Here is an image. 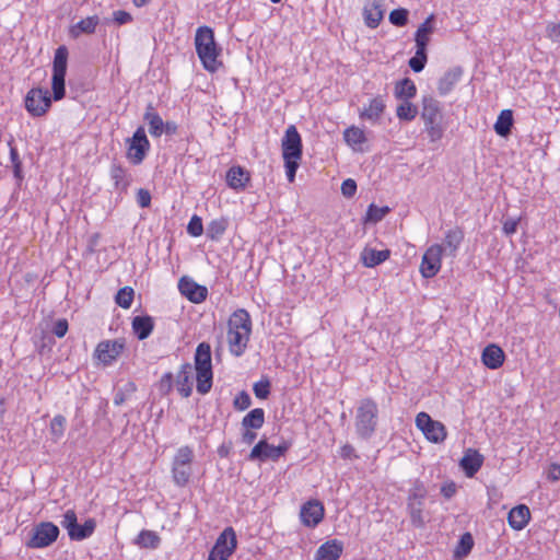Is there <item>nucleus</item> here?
<instances>
[{"mask_svg": "<svg viewBox=\"0 0 560 560\" xmlns=\"http://www.w3.org/2000/svg\"><path fill=\"white\" fill-rule=\"evenodd\" d=\"M133 296H135L133 289L131 287H124L117 292V294L115 296V302L120 307L127 310L131 306Z\"/></svg>", "mask_w": 560, "mask_h": 560, "instance_id": "c03bdc74", "label": "nucleus"}, {"mask_svg": "<svg viewBox=\"0 0 560 560\" xmlns=\"http://www.w3.org/2000/svg\"><path fill=\"white\" fill-rule=\"evenodd\" d=\"M178 289L184 296L194 303L203 302L208 294L206 287L199 285L187 277L180 278Z\"/></svg>", "mask_w": 560, "mask_h": 560, "instance_id": "2eb2a0df", "label": "nucleus"}, {"mask_svg": "<svg viewBox=\"0 0 560 560\" xmlns=\"http://www.w3.org/2000/svg\"><path fill=\"white\" fill-rule=\"evenodd\" d=\"M548 479L551 481H557L560 479V465L551 464L547 475Z\"/></svg>", "mask_w": 560, "mask_h": 560, "instance_id": "774afa93", "label": "nucleus"}, {"mask_svg": "<svg viewBox=\"0 0 560 560\" xmlns=\"http://www.w3.org/2000/svg\"><path fill=\"white\" fill-rule=\"evenodd\" d=\"M389 211L388 207H377L375 205H370L368 212H366V219L372 222H378L381 221L385 214Z\"/></svg>", "mask_w": 560, "mask_h": 560, "instance_id": "864d4df0", "label": "nucleus"}, {"mask_svg": "<svg viewBox=\"0 0 560 560\" xmlns=\"http://www.w3.org/2000/svg\"><path fill=\"white\" fill-rule=\"evenodd\" d=\"M96 523L93 518H89L84 522L83 525H77L75 528L70 533L69 537L72 540H82L88 537H90L94 529H95Z\"/></svg>", "mask_w": 560, "mask_h": 560, "instance_id": "58836bf2", "label": "nucleus"}, {"mask_svg": "<svg viewBox=\"0 0 560 560\" xmlns=\"http://www.w3.org/2000/svg\"><path fill=\"white\" fill-rule=\"evenodd\" d=\"M173 383H174V377H173V374L171 372L168 373H165L161 381H160V385H159V388H160V392L163 394V395H167L170 394V392L172 390L173 388Z\"/></svg>", "mask_w": 560, "mask_h": 560, "instance_id": "bf43d9fd", "label": "nucleus"}, {"mask_svg": "<svg viewBox=\"0 0 560 560\" xmlns=\"http://www.w3.org/2000/svg\"><path fill=\"white\" fill-rule=\"evenodd\" d=\"M226 182L231 188L241 190L249 182V174L241 166H233L226 173Z\"/></svg>", "mask_w": 560, "mask_h": 560, "instance_id": "5701e85b", "label": "nucleus"}, {"mask_svg": "<svg viewBox=\"0 0 560 560\" xmlns=\"http://www.w3.org/2000/svg\"><path fill=\"white\" fill-rule=\"evenodd\" d=\"M355 191L357 183L353 179L348 178L343 180V183L341 184V192L345 197L350 198L355 194Z\"/></svg>", "mask_w": 560, "mask_h": 560, "instance_id": "052dcab7", "label": "nucleus"}, {"mask_svg": "<svg viewBox=\"0 0 560 560\" xmlns=\"http://www.w3.org/2000/svg\"><path fill=\"white\" fill-rule=\"evenodd\" d=\"M417 88L412 80L405 78L398 81L395 85V96L400 100H410L415 97Z\"/></svg>", "mask_w": 560, "mask_h": 560, "instance_id": "72a5a7b5", "label": "nucleus"}, {"mask_svg": "<svg viewBox=\"0 0 560 560\" xmlns=\"http://www.w3.org/2000/svg\"><path fill=\"white\" fill-rule=\"evenodd\" d=\"M252 334V319L247 311L240 308L229 318L226 340L231 348L240 350L247 347Z\"/></svg>", "mask_w": 560, "mask_h": 560, "instance_id": "f03ea898", "label": "nucleus"}, {"mask_svg": "<svg viewBox=\"0 0 560 560\" xmlns=\"http://www.w3.org/2000/svg\"><path fill=\"white\" fill-rule=\"evenodd\" d=\"M518 225V220L516 219H508L503 223V232L506 235H512L516 232Z\"/></svg>", "mask_w": 560, "mask_h": 560, "instance_id": "338daca9", "label": "nucleus"}, {"mask_svg": "<svg viewBox=\"0 0 560 560\" xmlns=\"http://www.w3.org/2000/svg\"><path fill=\"white\" fill-rule=\"evenodd\" d=\"M273 450V445L269 444L266 440H260L250 451L248 455L249 460H259L266 462L267 459L272 460L271 452Z\"/></svg>", "mask_w": 560, "mask_h": 560, "instance_id": "7c9ffc66", "label": "nucleus"}, {"mask_svg": "<svg viewBox=\"0 0 560 560\" xmlns=\"http://www.w3.org/2000/svg\"><path fill=\"white\" fill-rule=\"evenodd\" d=\"M301 522L307 527H315L324 517V505L318 500H310L300 511Z\"/></svg>", "mask_w": 560, "mask_h": 560, "instance_id": "4468645a", "label": "nucleus"}, {"mask_svg": "<svg viewBox=\"0 0 560 560\" xmlns=\"http://www.w3.org/2000/svg\"><path fill=\"white\" fill-rule=\"evenodd\" d=\"M343 139L346 143L353 149H357V147L361 145L366 141L364 131L354 126L349 127L345 130Z\"/></svg>", "mask_w": 560, "mask_h": 560, "instance_id": "e433bc0d", "label": "nucleus"}, {"mask_svg": "<svg viewBox=\"0 0 560 560\" xmlns=\"http://www.w3.org/2000/svg\"><path fill=\"white\" fill-rule=\"evenodd\" d=\"M252 399L246 392H241L234 399V407L238 410H245L250 407Z\"/></svg>", "mask_w": 560, "mask_h": 560, "instance_id": "13d9d810", "label": "nucleus"}, {"mask_svg": "<svg viewBox=\"0 0 560 560\" xmlns=\"http://www.w3.org/2000/svg\"><path fill=\"white\" fill-rule=\"evenodd\" d=\"M195 46L197 55L203 68L210 72H215L222 65L219 61L221 48L214 40V33L209 26H200L196 31Z\"/></svg>", "mask_w": 560, "mask_h": 560, "instance_id": "f257e3e1", "label": "nucleus"}, {"mask_svg": "<svg viewBox=\"0 0 560 560\" xmlns=\"http://www.w3.org/2000/svg\"><path fill=\"white\" fill-rule=\"evenodd\" d=\"M513 126V112L511 109H503L494 124V131L500 137H508L511 133Z\"/></svg>", "mask_w": 560, "mask_h": 560, "instance_id": "c756f323", "label": "nucleus"}, {"mask_svg": "<svg viewBox=\"0 0 560 560\" xmlns=\"http://www.w3.org/2000/svg\"><path fill=\"white\" fill-rule=\"evenodd\" d=\"M67 330H68V323L66 319H60L58 320L55 325H54V328H52V332L61 338L63 337L66 334H67Z\"/></svg>", "mask_w": 560, "mask_h": 560, "instance_id": "69168bd1", "label": "nucleus"}, {"mask_svg": "<svg viewBox=\"0 0 560 560\" xmlns=\"http://www.w3.org/2000/svg\"><path fill=\"white\" fill-rule=\"evenodd\" d=\"M389 22L395 26H405L408 22L406 9H395L389 13Z\"/></svg>", "mask_w": 560, "mask_h": 560, "instance_id": "3c124183", "label": "nucleus"}, {"mask_svg": "<svg viewBox=\"0 0 560 560\" xmlns=\"http://www.w3.org/2000/svg\"><path fill=\"white\" fill-rule=\"evenodd\" d=\"M161 539L159 535L151 530H142L138 535L136 542L143 548H156Z\"/></svg>", "mask_w": 560, "mask_h": 560, "instance_id": "a19ab883", "label": "nucleus"}, {"mask_svg": "<svg viewBox=\"0 0 560 560\" xmlns=\"http://www.w3.org/2000/svg\"><path fill=\"white\" fill-rule=\"evenodd\" d=\"M229 226V220L219 218L212 220L207 226V236L212 241H218L224 234Z\"/></svg>", "mask_w": 560, "mask_h": 560, "instance_id": "f704fd0d", "label": "nucleus"}, {"mask_svg": "<svg viewBox=\"0 0 560 560\" xmlns=\"http://www.w3.org/2000/svg\"><path fill=\"white\" fill-rule=\"evenodd\" d=\"M390 255L388 249L376 250L371 247H365L361 253V261L368 268H373L385 261Z\"/></svg>", "mask_w": 560, "mask_h": 560, "instance_id": "b1692460", "label": "nucleus"}, {"mask_svg": "<svg viewBox=\"0 0 560 560\" xmlns=\"http://www.w3.org/2000/svg\"><path fill=\"white\" fill-rule=\"evenodd\" d=\"M110 178L115 184L116 190L125 191L130 184V176L126 170L118 164H113L110 167Z\"/></svg>", "mask_w": 560, "mask_h": 560, "instance_id": "2f4dec72", "label": "nucleus"}, {"mask_svg": "<svg viewBox=\"0 0 560 560\" xmlns=\"http://www.w3.org/2000/svg\"><path fill=\"white\" fill-rule=\"evenodd\" d=\"M378 409L372 398H364L360 401L355 416L357 433L362 439H369L377 427Z\"/></svg>", "mask_w": 560, "mask_h": 560, "instance_id": "20e7f679", "label": "nucleus"}, {"mask_svg": "<svg viewBox=\"0 0 560 560\" xmlns=\"http://www.w3.org/2000/svg\"><path fill=\"white\" fill-rule=\"evenodd\" d=\"M442 255L443 246L440 244H433L425 250L420 265L424 278H432L440 271Z\"/></svg>", "mask_w": 560, "mask_h": 560, "instance_id": "f8f14e48", "label": "nucleus"}, {"mask_svg": "<svg viewBox=\"0 0 560 560\" xmlns=\"http://www.w3.org/2000/svg\"><path fill=\"white\" fill-rule=\"evenodd\" d=\"M463 71L459 67L446 71L439 81L438 90L441 95L448 94L459 81Z\"/></svg>", "mask_w": 560, "mask_h": 560, "instance_id": "393cba45", "label": "nucleus"}, {"mask_svg": "<svg viewBox=\"0 0 560 560\" xmlns=\"http://www.w3.org/2000/svg\"><path fill=\"white\" fill-rule=\"evenodd\" d=\"M265 423V411L261 408L250 410L242 420L244 429H260Z\"/></svg>", "mask_w": 560, "mask_h": 560, "instance_id": "473e14b6", "label": "nucleus"}, {"mask_svg": "<svg viewBox=\"0 0 560 560\" xmlns=\"http://www.w3.org/2000/svg\"><path fill=\"white\" fill-rule=\"evenodd\" d=\"M421 118L430 142L440 141L446 130V126L442 121L440 102L430 96L423 97Z\"/></svg>", "mask_w": 560, "mask_h": 560, "instance_id": "7ed1b4c3", "label": "nucleus"}, {"mask_svg": "<svg viewBox=\"0 0 560 560\" xmlns=\"http://www.w3.org/2000/svg\"><path fill=\"white\" fill-rule=\"evenodd\" d=\"M212 352H195V371L197 392L205 395L210 392L212 387Z\"/></svg>", "mask_w": 560, "mask_h": 560, "instance_id": "0eeeda50", "label": "nucleus"}, {"mask_svg": "<svg viewBox=\"0 0 560 560\" xmlns=\"http://www.w3.org/2000/svg\"><path fill=\"white\" fill-rule=\"evenodd\" d=\"M343 545L337 539L323 544L316 552V560H338L342 553Z\"/></svg>", "mask_w": 560, "mask_h": 560, "instance_id": "6ab92c4d", "label": "nucleus"}, {"mask_svg": "<svg viewBox=\"0 0 560 560\" xmlns=\"http://www.w3.org/2000/svg\"><path fill=\"white\" fill-rule=\"evenodd\" d=\"M530 520V511L526 505H517L513 508L508 516V521L510 526L513 529L521 530L523 529Z\"/></svg>", "mask_w": 560, "mask_h": 560, "instance_id": "412c9836", "label": "nucleus"}, {"mask_svg": "<svg viewBox=\"0 0 560 560\" xmlns=\"http://www.w3.org/2000/svg\"><path fill=\"white\" fill-rule=\"evenodd\" d=\"M427 495V489L420 480H416L408 497V501H423Z\"/></svg>", "mask_w": 560, "mask_h": 560, "instance_id": "603ef678", "label": "nucleus"}, {"mask_svg": "<svg viewBox=\"0 0 560 560\" xmlns=\"http://www.w3.org/2000/svg\"><path fill=\"white\" fill-rule=\"evenodd\" d=\"M423 501H408V510L410 514L411 524L417 528H422L425 525V520L422 513Z\"/></svg>", "mask_w": 560, "mask_h": 560, "instance_id": "4c0bfd02", "label": "nucleus"}, {"mask_svg": "<svg viewBox=\"0 0 560 560\" xmlns=\"http://www.w3.org/2000/svg\"><path fill=\"white\" fill-rule=\"evenodd\" d=\"M194 459V452L189 446H183L177 450L173 464L191 465Z\"/></svg>", "mask_w": 560, "mask_h": 560, "instance_id": "de8ad7c7", "label": "nucleus"}, {"mask_svg": "<svg viewBox=\"0 0 560 560\" xmlns=\"http://www.w3.org/2000/svg\"><path fill=\"white\" fill-rule=\"evenodd\" d=\"M427 60H428L427 50H423V49L421 50V49L417 48L416 55L412 58H410V60H409V67L415 72H420L424 69Z\"/></svg>", "mask_w": 560, "mask_h": 560, "instance_id": "49530a36", "label": "nucleus"}, {"mask_svg": "<svg viewBox=\"0 0 560 560\" xmlns=\"http://www.w3.org/2000/svg\"><path fill=\"white\" fill-rule=\"evenodd\" d=\"M100 19L96 15L88 16L70 27V35L73 38L80 37L82 34H93L98 25Z\"/></svg>", "mask_w": 560, "mask_h": 560, "instance_id": "cd10ccee", "label": "nucleus"}, {"mask_svg": "<svg viewBox=\"0 0 560 560\" xmlns=\"http://www.w3.org/2000/svg\"><path fill=\"white\" fill-rule=\"evenodd\" d=\"M433 15H430L425 21L418 27L415 36L416 47L418 49L427 50V46L430 40V35L433 33Z\"/></svg>", "mask_w": 560, "mask_h": 560, "instance_id": "bb28decb", "label": "nucleus"}, {"mask_svg": "<svg viewBox=\"0 0 560 560\" xmlns=\"http://www.w3.org/2000/svg\"><path fill=\"white\" fill-rule=\"evenodd\" d=\"M61 525L68 529L69 535L75 528V526L78 525V521L77 514L73 510H68L65 513L63 520L61 521Z\"/></svg>", "mask_w": 560, "mask_h": 560, "instance_id": "4d7b16f0", "label": "nucleus"}, {"mask_svg": "<svg viewBox=\"0 0 560 560\" xmlns=\"http://www.w3.org/2000/svg\"><path fill=\"white\" fill-rule=\"evenodd\" d=\"M172 474L174 482L179 487H184L189 482L191 476V465L173 464Z\"/></svg>", "mask_w": 560, "mask_h": 560, "instance_id": "c9c22d12", "label": "nucleus"}, {"mask_svg": "<svg viewBox=\"0 0 560 560\" xmlns=\"http://www.w3.org/2000/svg\"><path fill=\"white\" fill-rule=\"evenodd\" d=\"M483 464V456L474 448H468L462 459L459 466L465 475L469 478L474 477Z\"/></svg>", "mask_w": 560, "mask_h": 560, "instance_id": "dca6fc26", "label": "nucleus"}, {"mask_svg": "<svg viewBox=\"0 0 560 560\" xmlns=\"http://www.w3.org/2000/svg\"><path fill=\"white\" fill-rule=\"evenodd\" d=\"M137 202L141 208H148L151 205V194L149 190L140 188L137 192Z\"/></svg>", "mask_w": 560, "mask_h": 560, "instance_id": "0e129e2a", "label": "nucleus"}, {"mask_svg": "<svg viewBox=\"0 0 560 560\" xmlns=\"http://www.w3.org/2000/svg\"><path fill=\"white\" fill-rule=\"evenodd\" d=\"M385 110V102L382 96H376L371 100L368 107L360 112L362 119H368L372 122H376Z\"/></svg>", "mask_w": 560, "mask_h": 560, "instance_id": "a878e982", "label": "nucleus"}, {"mask_svg": "<svg viewBox=\"0 0 560 560\" xmlns=\"http://www.w3.org/2000/svg\"><path fill=\"white\" fill-rule=\"evenodd\" d=\"M143 119L148 124L149 132L152 137L158 138L164 133V121L152 104L147 106Z\"/></svg>", "mask_w": 560, "mask_h": 560, "instance_id": "aec40b11", "label": "nucleus"}, {"mask_svg": "<svg viewBox=\"0 0 560 560\" xmlns=\"http://www.w3.org/2000/svg\"><path fill=\"white\" fill-rule=\"evenodd\" d=\"M236 534L232 527H226L220 536L212 549L210 550L208 560H229L236 549Z\"/></svg>", "mask_w": 560, "mask_h": 560, "instance_id": "6e6552de", "label": "nucleus"}, {"mask_svg": "<svg viewBox=\"0 0 560 560\" xmlns=\"http://www.w3.org/2000/svg\"><path fill=\"white\" fill-rule=\"evenodd\" d=\"M474 547V538L470 533H465L460 536V539L455 547L454 557L462 559L467 557Z\"/></svg>", "mask_w": 560, "mask_h": 560, "instance_id": "ea45409f", "label": "nucleus"}, {"mask_svg": "<svg viewBox=\"0 0 560 560\" xmlns=\"http://www.w3.org/2000/svg\"><path fill=\"white\" fill-rule=\"evenodd\" d=\"M10 160L13 166L14 177L19 183L23 180L22 162L20 160L18 150L14 147L10 148Z\"/></svg>", "mask_w": 560, "mask_h": 560, "instance_id": "8fccbe9b", "label": "nucleus"}, {"mask_svg": "<svg viewBox=\"0 0 560 560\" xmlns=\"http://www.w3.org/2000/svg\"><path fill=\"white\" fill-rule=\"evenodd\" d=\"M153 327L154 323L150 316H136L132 319V330L140 340L148 338Z\"/></svg>", "mask_w": 560, "mask_h": 560, "instance_id": "c85d7f7f", "label": "nucleus"}, {"mask_svg": "<svg viewBox=\"0 0 560 560\" xmlns=\"http://www.w3.org/2000/svg\"><path fill=\"white\" fill-rule=\"evenodd\" d=\"M192 365L185 363L176 375L175 385L178 393L187 398L192 393Z\"/></svg>", "mask_w": 560, "mask_h": 560, "instance_id": "a211bd4d", "label": "nucleus"}, {"mask_svg": "<svg viewBox=\"0 0 560 560\" xmlns=\"http://www.w3.org/2000/svg\"><path fill=\"white\" fill-rule=\"evenodd\" d=\"M187 232L191 235V236H200L203 232V225H202V220L201 218H199L198 215H192V218L190 219L188 225H187Z\"/></svg>", "mask_w": 560, "mask_h": 560, "instance_id": "5fc2aeb1", "label": "nucleus"}, {"mask_svg": "<svg viewBox=\"0 0 560 560\" xmlns=\"http://www.w3.org/2000/svg\"><path fill=\"white\" fill-rule=\"evenodd\" d=\"M416 427L432 443H442L447 436L445 425L440 421L433 420L423 411L417 415Z\"/></svg>", "mask_w": 560, "mask_h": 560, "instance_id": "1a4fd4ad", "label": "nucleus"}, {"mask_svg": "<svg viewBox=\"0 0 560 560\" xmlns=\"http://www.w3.org/2000/svg\"><path fill=\"white\" fill-rule=\"evenodd\" d=\"M127 158L132 164H140L150 150V142L147 138L144 128L138 127L133 136L127 140Z\"/></svg>", "mask_w": 560, "mask_h": 560, "instance_id": "9d476101", "label": "nucleus"}, {"mask_svg": "<svg viewBox=\"0 0 560 560\" xmlns=\"http://www.w3.org/2000/svg\"><path fill=\"white\" fill-rule=\"evenodd\" d=\"M283 158H302V139L294 125H290L281 142Z\"/></svg>", "mask_w": 560, "mask_h": 560, "instance_id": "ddd939ff", "label": "nucleus"}, {"mask_svg": "<svg viewBox=\"0 0 560 560\" xmlns=\"http://www.w3.org/2000/svg\"><path fill=\"white\" fill-rule=\"evenodd\" d=\"M119 352H94L93 362L96 366H107L113 363Z\"/></svg>", "mask_w": 560, "mask_h": 560, "instance_id": "09e8293b", "label": "nucleus"}, {"mask_svg": "<svg viewBox=\"0 0 560 560\" xmlns=\"http://www.w3.org/2000/svg\"><path fill=\"white\" fill-rule=\"evenodd\" d=\"M60 530L51 522H40L32 530L25 546L31 549H42L52 545L59 537Z\"/></svg>", "mask_w": 560, "mask_h": 560, "instance_id": "39448f33", "label": "nucleus"}, {"mask_svg": "<svg viewBox=\"0 0 560 560\" xmlns=\"http://www.w3.org/2000/svg\"><path fill=\"white\" fill-rule=\"evenodd\" d=\"M113 20L118 25L127 24L132 21V16L129 12L124 10H117L113 12Z\"/></svg>", "mask_w": 560, "mask_h": 560, "instance_id": "680f3d73", "label": "nucleus"}, {"mask_svg": "<svg viewBox=\"0 0 560 560\" xmlns=\"http://www.w3.org/2000/svg\"><path fill=\"white\" fill-rule=\"evenodd\" d=\"M397 117L401 120L411 121L418 114V108L412 103L405 101L396 109Z\"/></svg>", "mask_w": 560, "mask_h": 560, "instance_id": "37998d69", "label": "nucleus"}, {"mask_svg": "<svg viewBox=\"0 0 560 560\" xmlns=\"http://www.w3.org/2000/svg\"><path fill=\"white\" fill-rule=\"evenodd\" d=\"M125 347L124 341L115 340L113 342L110 341H102L97 345L96 349L97 351L101 350H122Z\"/></svg>", "mask_w": 560, "mask_h": 560, "instance_id": "e2e57ef3", "label": "nucleus"}, {"mask_svg": "<svg viewBox=\"0 0 560 560\" xmlns=\"http://www.w3.org/2000/svg\"><path fill=\"white\" fill-rule=\"evenodd\" d=\"M66 422V418L61 415H57L50 421L49 430L54 441H58L63 436Z\"/></svg>", "mask_w": 560, "mask_h": 560, "instance_id": "a18cd8bd", "label": "nucleus"}, {"mask_svg": "<svg viewBox=\"0 0 560 560\" xmlns=\"http://www.w3.org/2000/svg\"><path fill=\"white\" fill-rule=\"evenodd\" d=\"M67 62L68 49L65 46H60L55 51L52 62L51 89L55 101H59L65 96V77L67 72Z\"/></svg>", "mask_w": 560, "mask_h": 560, "instance_id": "423d86ee", "label": "nucleus"}, {"mask_svg": "<svg viewBox=\"0 0 560 560\" xmlns=\"http://www.w3.org/2000/svg\"><path fill=\"white\" fill-rule=\"evenodd\" d=\"M384 0H368L363 9L364 22L371 27L375 28L380 25L384 18L383 9Z\"/></svg>", "mask_w": 560, "mask_h": 560, "instance_id": "f3484780", "label": "nucleus"}, {"mask_svg": "<svg viewBox=\"0 0 560 560\" xmlns=\"http://www.w3.org/2000/svg\"><path fill=\"white\" fill-rule=\"evenodd\" d=\"M464 240V233L459 228L448 230L444 237L443 253L447 256L455 257L456 252L459 248Z\"/></svg>", "mask_w": 560, "mask_h": 560, "instance_id": "4be33fe9", "label": "nucleus"}, {"mask_svg": "<svg viewBox=\"0 0 560 560\" xmlns=\"http://www.w3.org/2000/svg\"><path fill=\"white\" fill-rule=\"evenodd\" d=\"M481 361L489 369H498L505 361V352H481Z\"/></svg>", "mask_w": 560, "mask_h": 560, "instance_id": "79ce46f5", "label": "nucleus"}, {"mask_svg": "<svg viewBox=\"0 0 560 560\" xmlns=\"http://www.w3.org/2000/svg\"><path fill=\"white\" fill-rule=\"evenodd\" d=\"M254 394L259 399H266L270 394V382L268 380L254 384Z\"/></svg>", "mask_w": 560, "mask_h": 560, "instance_id": "6e6d98bb", "label": "nucleus"}, {"mask_svg": "<svg viewBox=\"0 0 560 560\" xmlns=\"http://www.w3.org/2000/svg\"><path fill=\"white\" fill-rule=\"evenodd\" d=\"M51 105L48 90L32 89L25 97V107L33 116L44 115Z\"/></svg>", "mask_w": 560, "mask_h": 560, "instance_id": "9b49d317", "label": "nucleus"}]
</instances>
